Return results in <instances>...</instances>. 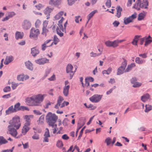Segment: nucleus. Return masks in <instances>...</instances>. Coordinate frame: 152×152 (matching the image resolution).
I'll list each match as a JSON object with an SVG mask.
<instances>
[{
  "mask_svg": "<svg viewBox=\"0 0 152 152\" xmlns=\"http://www.w3.org/2000/svg\"><path fill=\"white\" fill-rule=\"evenodd\" d=\"M146 14L147 12L145 11H143L142 12L139 13L138 15L137 20H143L145 17Z\"/></svg>",
  "mask_w": 152,
  "mask_h": 152,
  "instance_id": "22",
  "label": "nucleus"
},
{
  "mask_svg": "<svg viewBox=\"0 0 152 152\" xmlns=\"http://www.w3.org/2000/svg\"><path fill=\"white\" fill-rule=\"evenodd\" d=\"M53 9L52 8H49L48 7L44 10L43 11L44 14L45 15H47V19H48L49 18L50 14L53 11Z\"/></svg>",
  "mask_w": 152,
  "mask_h": 152,
  "instance_id": "12",
  "label": "nucleus"
},
{
  "mask_svg": "<svg viewBox=\"0 0 152 152\" xmlns=\"http://www.w3.org/2000/svg\"><path fill=\"white\" fill-rule=\"evenodd\" d=\"M47 27H43L42 28V34L45 36H46L47 33L48 32V30L47 29Z\"/></svg>",
  "mask_w": 152,
  "mask_h": 152,
  "instance_id": "44",
  "label": "nucleus"
},
{
  "mask_svg": "<svg viewBox=\"0 0 152 152\" xmlns=\"http://www.w3.org/2000/svg\"><path fill=\"white\" fill-rule=\"evenodd\" d=\"M33 96L31 97L28 98L26 99V102L28 103H33L34 105V101Z\"/></svg>",
  "mask_w": 152,
  "mask_h": 152,
  "instance_id": "36",
  "label": "nucleus"
},
{
  "mask_svg": "<svg viewBox=\"0 0 152 152\" xmlns=\"http://www.w3.org/2000/svg\"><path fill=\"white\" fill-rule=\"evenodd\" d=\"M64 14V12L63 11H60L58 13L55 17V19L56 20H59L61 18L62 16Z\"/></svg>",
  "mask_w": 152,
  "mask_h": 152,
  "instance_id": "32",
  "label": "nucleus"
},
{
  "mask_svg": "<svg viewBox=\"0 0 152 152\" xmlns=\"http://www.w3.org/2000/svg\"><path fill=\"white\" fill-rule=\"evenodd\" d=\"M45 95L38 94L36 96H33L34 99V105L38 106L40 105L41 102L43 101L44 99V96Z\"/></svg>",
  "mask_w": 152,
  "mask_h": 152,
  "instance_id": "3",
  "label": "nucleus"
},
{
  "mask_svg": "<svg viewBox=\"0 0 152 152\" xmlns=\"http://www.w3.org/2000/svg\"><path fill=\"white\" fill-rule=\"evenodd\" d=\"M125 68L122 66H120L119 67L117 70V75H120L123 74L125 72Z\"/></svg>",
  "mask_w": 152,
  "mask_h": 152,
  "instance_id": "29",
  "label": "nucleus"
},
{
  "mask_svg": "<svg viewBox=\"0 0 152 152\" xmlns=\"http://www.w3.org/2000/svg\"><path fill=\"white\" fill-rule=\"evenodd\" d=\"M63 145L62 142L61 140H58L56 143V146L59 148H62Z\"/></svg>",
  "mask_w": 152,
  "mask_h": 152,
  "instance_id": "42",
  "label": "nucleus"
},
{
  "mask_svg": "<svg viewBox=\"0 0 152 152\" xmlns=\"http://www.w3.org/2000/svg\"><path fill=\"white\" fill-rule=\"evenodd\" d=\"M53 42L49 46H47L45 44H43L42 45V49L43 51H44L45 50L46 48L47 47H48V46H52V45Z\"/></svg>",
  "mask_w": 152,
  "mask_h": 152,
  "instance_id": "60",
  "label": "nucleus"
},
{
  "mask_svg": "<svg viewBox=\"0 0 152 152\" xmlns=\"http://www.w3.org/2000/svg\"><path fill=\"white\" fill-rule=\"evenodd\" d=\"M31 26V22L28 20H25L22 23V26L24 30H27L29 29Z\"/></svg>",
  "mask_w": 152,
  "mask_h": 152,
  "instance_id": "7",
  "label": "nucleus"
},
{
  "mask_svg": "<svg viewBox=\"0 0 152 152\" xmlns=\"http://www.w3.org/2000/svg\"><path fill=\"white\" fill-rule=\"evenodd\" d=\"M34 134L32 137V138L34 140H38L39 139V135L35 131L34 132Z\"/></svg>",
  "mask_w": 152,
  "mask_h": 152,
  "instance_id": "40",
  "label": "nucleus"
},
{
  "mask_svg": "<svg viewBox=\"0 0 152 152\" xmlns=\"http://www.w3.org/2000/svg\"><path fill=\"white\" fill-rule=\"evenodd\" d=\"M116 9L117 10V13L116 16L118 18H119L121 16V12L122 10V8L120 6H118L116 7Z\"/></svg>",
  "mask_w": 152,
  "mask_h": 152,
  "instance_id": "24",
  "label": "nucleus"
},
{
  "mask_svg": "<svg viewBox=\"0 0 152 152\" xmlns=\"http://www.w3.org/2000/svg\"><path fill=\"white\" fill-rule=\"evenodd\" d=\"M119 24V22L117 20L115 21L113 23V25L114 27H118Z\"/></svg>",
  "mask_w": 152,
  "mask_h": 152,
  "instance_id": "62",
  "label": "nucleus"
},
{
  "mask_svg": "<svg viewBox=\"0 0 152 152\" xmlns=\"http://www.w3.org/2000/svg\"><path fill=\"white\" fill-rule=\"evenodd\" d=\"M137 14L136 12H134V13L131 16H129L131 19L133 21V20L135 18L137 17Z\"/></svg>",
  "mask_w": 152,
  "mask_h": 152,
  "instance_id": "64",
  "label": "nucleus"
},
{
  "mask_svg": "<svg viewBox=\"0 0 152 152\" xmlns=\"http://www.w3.org/2000/svg\"><path fill=\"white\" fill-rule=\"evenodd\" d=\"M112 41L108 40L105 42L104 43L105 45L108 47H111Z\"/></svg>",
  "mask_w": 152,
  "mask_h": 152,
  "instance_id": "53",
  "label": "nucleus"
},
{
  "mask_svg": "<svg viewBox=\"0 0 152 152\" xmlns=\"http://www.w3.org/2000/svg\"><path fill=\"white\" fill-rule=\"evenodd\" d=\"M11 88L10 86H7L5 87L3 89V91L5 92H7L10 91Z\"/></svg>",
  "mask_w": 152,
  "mask_h": 152,
  "instance_id": "52",
  "label": "nucleus"
},
{
  "mask_svg": "<svg viewBox=\"0 0 152 152\" xmlns=\"http://www.w3.org/2000/svg\"><path fill=\"white\" fill-rule=\"evenodd\" d=\"M16 15L15 13L14 12H9L8 13L7 16L10 18H12Z\"/></svg>",
  "mask_w": 152,
  "mask_h": 152,
  "instance_id": "46",
  "label": "nucleus"
},
{
  "mask_svg": "<svg viewBox=\"0 0 152 152\" xmlns=\"http://www.w3.org/2000/svg\"><path fill=\"white\" fill-rule=\"evenodd\" d=\"M135 64L134 63H132L130 65H128L127 69L125 70L124 72H128L130 71L132 68L135 66Z\"/></svg>",
  "mask_w": 152,
  "mask_h": 152,
  "instance_id": "26",
  "label": "nucleus"
},
{
  "mask_svg": "<svg viewBox=\"0 0 152 152\" xmlns=\"http://www.w3.org/2000/svg\"><path fill=\"white\" fill-rule=\"evenodd\" d=\"M133 21L129 17L128 18L125 17L124 19V22L125 25H127L132 22Z\"/></svg>",
  "mask_w": 152,
  "mask_h": 152,
  "instance_id": "30",
  "label": "nucleus"
},
{
  "mask_svg": "<svg viewBox=\"0 0 152 152\" xmlns=\"http://www.w3.org/2000/svg\"><path fill=\"white\" fill-rule=\"evenodd\" d=\"M61 3V0H56L54 1L53 0V1L50 3V2H49L50 4L51 5H54L56 6H58Z\"/></svg>",
  "mask_w": 152,
  "mask_h": 152,
  "instance_id": "25",
  "label": "nucleus"
},
{
  "mask_svg": "<svg viewBox=\"0 0 152 152\" xmlns=\"http://www.w3.org/2000/svg\"><path fill=\"white\" fill-rule=\"evenodd\" d=\"M118 46L116 40L111 42V47L115 48Z\"/></svg>",
  "mask_w": 152,
  "mask_h": 152,
  "instance_id": "43",
  "label": "nucleus"
},
{
  "mask_svg": "<svg viewBox=\"0 0 152 152\" xmlns=\"http://www.w3.org/2000/svg\"><path fill=\"white\" fill-rule=\"evenodd\" d=\"M19 84L18 83H15L12 82V87L13 90L15 89L16 87L19 85Z\"/></svg>",
  "mask_w": 152,
  "mask_h": 152,
  "instance_id": "51",
  "label": "nucleus"
},
{
  "mask_svg": "<svg viewBox=\"0 0 152 152\" xmlns=\"http://www.w3.org/2000/svg\"><path fill=\"white\" fill-rule=\"evenodd\" d=\"M145 109L144 112L146 113H148L152 109V106L149 104H146L145 105Z\"/></svg>",
  "mask_w": 152,
  "mask_h": 152,
  "instance_id": "28",
  "label": "nucleus"
},
{
  "mask_svg": "<svg viewBox=\"0 0 152 152\" xmlns=\"http://www.w3.org/2000/svg\"><path fill=\"white\" fill-rule=\"evenodd\" d=\"M131 83L133 85L134 83L137 81V78L135 77H134L132 78L130 80Z\"/></svg>",
  "mask_w": 152,
  "mask_h": 152,
  "instance_id": "61",
  "label": "nucleus"
},
{
  "mask_svg": "<svg viewBox=\"0 0 152 152\" xmlns=\"http://www.w3.org/2000/svg\"><path fill=\"white\" fill-rule=\"evenodd\" d=\"M16 112L13 105L11 106L8 108V109L6 111V115H9L10 113Z\"/></svg>",
  "mask_w": 152,
  "mask_h": 152,
  "instance_id": "20",
  "label": "nucleus"
},
{
  "mask_svg": "<svg viewBox=\"0 0 152 152\" xmlns=\"http://www.w3.org/2000/svg\"><path fill=\"white\" fill-rule=\"evenodd\" d=\"M9 126L14 127L16 129H18L21 126L20 118L18 116H15L10 121Z\"/></svg>",
  "mask_w": 152,
  "mask_h": 152,
  "instance_id": "2",
  "label": "nucleus"
},
{
  "mask_svg": "<svg viewBox=\"0 0 152 152\" xmlns=\"http://www.w3.org/2000/svg\"><path fill=\"white\" fill-rule=\"evenodd\" d=\"M105 142L106 143L107 145H109L111 142V140L109 137H107L105 140Z\"/></svg>",
  "mask_w": 152,
  "mask_h": 152,
  "instance_id": "48",
  "label": "nucleus"
},
{
  "mask_svg": "<svg viewBox=\"0 0 152 152\" xmlns=\"http://www.w3.org/2000/svg\"><path fill=\"white\" fill-rule=\"evenodd\" d=\"M41 23V21L39 20H37L35 23V25L36 28H38Z\"/></svg>",
  "mask_w": 152,
  "mask_h": 152,
  "instance_id": "63",
  "label": "nucleus"
},
{
  "mask_svg": "<svg viewBox=\"0 0 152 152\" xmlns=\"http://www.w3.org/2000/svg\"><path fill=\"white\" fill-rule=\"evenodd\" d=\"M86 126L83 127L80 132L79 135L78 137V140L80 139L82 135L83 131L85 128Z\"/></svg>",
  "mask_w": 152,
  "mask_h": 152,
  "instance_id": "54",
  "label": "nucleus"
},
{
  "mask_svg": "<svg viewBox=\"0 0 152 152\" xmlns=\"http://www.w3.org/2000/svg\"><path fill=\"white\" fill-rule=\"evenodd\" d=\"M150 98V95L148 93H146L143 95L141 97V99L143 102H145Z\"/></svg>",
  "mask_w": 152,
  "mask_h": 152,
  "instance_id": "15",
  "label": "nucleus"
},
{
  "mask_svg": "<svg viewBox=\"0 0 152 152\" xmlns=\"http://www.w3.org/2000/svg\"><path fill=\"white\" fill-rule=\"evenodd\" d=\"M152 42V40L149 39H145V41L144 44L145 46H147Z\"/></svg>",
  "mask_w": 152,
  "mask_h": 152,
  "instance_id": "56",
  "label": "nucleus"
},
{
  "mask_svg": "<svg viewBox=\"0 0 152 152\" xmlns=\"http://www.w3.org/2000/svg\"><path fill=\"white\" fill-rule=\"evenodd\" d=\"M13 57L11 56H7L4 62V64L5 65H7L9 63L11 62L13 60Z\"/></svg>",
  "mask_w": 152,
  "mask_h": 152,
  "instance_id": "21",
  "label": "nucleus"
},
{
  "mask_svg": "<svg viewBox=\"0 0 152 152\" xmlns=\"http://www.w3.org/2000/svg\"><path fill=\"white\" fill-rule=\"evenodd\" d=\"M69 87L70 86L67 85L65 86L63 88V93L64 95L65 96H67L68 94Z\"/></svg>",
  "mask_w": 152,
  "mask_h": 152,
  "instance_id": "19",
  "label": "nucleus"
},
{
  "mask_svg": "<svg viewBox=\"0 0 152 152\" xmlns=\"http://www.w3.org/2000/svg\"><path fill=\"white\" fill-rule=\"evenodd\" d=\"M106 6L108 8H110L111 6V0H107L105 3Z\"/></svg>",
  "mask_w": 152,
  "mask_h": 152,
  "instance_id": "58",
  "label": "nucleus"
},
{
  "mask_svg": "<svg viewBox=\"0 0 152 152\" xmlns=\"http://www.w3.org/2000/svg\"><path fill=\"white\" fill-rule=\"evenodd\" d=\"M54 43L56 45L59 42V39L56 35H54L53 38Z\"/></svg>",
  "mask_w": 152,
  "mask_h": 152,
  "instance_id": "47",
  "label": "nucleus"
},
{
  "mask_svg": "<svg viewBox=\"0 0 152 152\" xmlns=\"http://www.w3.org/2000/svg\"><path fill=\"white\" fill-rule=\"evenodd\" d=\"M39 33V29L32 28L30 31V37L31 38L37 37Z\"/></svg>",
  "mask_w": 152,
  "mask_h": 152,
  "instance_id": "6",
  "label": "nucleus"
},
{
  "mask_svg": "<svg viewBox=\"0 0 152 152\" xmlns=\"http://www.w3.org/2000/svg\"><path fill=\"white\" fill-rule=\"evenodd\" d=\"M33 117V115H26L24 117V118L25 119L26 122L24 124L28 126H30L31 124V119Z\"/></svg>",
  "mask_w": 152,
  "mask_h": 152,
  "instance_id": "11",
  "label": "nucleus"
},
{
  "mask_svg": "<svg viewBox=\"0 0 152 152\" xmlns=\"http://www.w3.org/2000/svg\"><path fill=\"white\" fill-rule=\"evenodd\" d=\"M57 33L60 37H62L63 36V32L60 29L59 26L56 28Z\"/></svg>",
  "mask_w": 152,
  "mask_h": 152,
  "instance_id": "35",
  "label": "nucleus"
},
{
  "mask_svg": "<svg viewBox=\"0 0 152 152\" xmlns=\"http://www.w3.org/2000/svg\"><path fill=\"white\" fill-rule=\"evenodd\" d=\"M39 53V50L36 47H34L31 49V54L33 56H36Z\"/></svg>",
  "mask_w": 152,
  "mask_h": 152,
  "instance_id": "17",
  "label": "nucleus"
},
{
  "mask_svg": "<svg viewBox=\"0 0 152 152\" xmlns=\"http://www.w3.org/2000/svg\"><path fill=\"white\" fill-rule=\"evenodd\" d=\"M10 126H8V130L9 132V134H11L12 136L14 137H15L18 134V132L17 131V129L15 128Z\"/></svg>",
  "mask_w": 152,
  "mask_h": 152,
  "instance_id": "8",
  "label": "nucleus"
},
{
  "mask_svg": "<svg viewBox=\"0 0 152 152\" xmlns=\"http://www.w3.org/2000/svg\"><path fill=\"white\" fill-rule=\"evenodd\" d=\"M73 69V66L70 64H68L66 67V72L67 73H69L70 75V79H72L75 72L76 70V68L75 69V70L73 71L72 70Z\"/></svg>",
  "mask_w": 152,
  "mask_h": 152,
  "instance_id": "5",
  "label": "nucleus"
},
{
  "mask_svg": "<svg viewBox=\"0 0 152 152\" xmlns=\"http://www.w3.org/2000/svg\"><path fill=\"white\" fill-rule=\"evenodd\" d=\"M29 126L26 125L25 124L24 125L22 131V133L23 135L26 134V133L29 130L30 128L29 127Z\"/></svg>",
  "mask_w": 152,
  "mask_h": 152,
  "instance_id": "18",
  "label": "nucleus"
},
{
  "mask_svg": "<svg viewBox=\"0 0 152 152\" xmlns=\"http://www.w3.org/2000/svg\"><path fill=\"white\" fill-rule=\"evenodd\" d=\"M102 96V95L95 94L90 97L89 99L92 102L97 103L101 100Z\"/></svg>",
  "mask_w": 152,
  "mask_h": 152,
  "instance_id": "4",
  "label": "nucleus"
},
{
  "mask_svg": "<svg viewBox=\"0 0 152 152\" xmlns=\"http://www.w3.org/2000/svg\"><path fill=\"white\" fill-rule=\"evenodd\" d=\"M35 7L38 10H40L43 7V6L42 4H39L37 5H35Z\"/></svg>",
  "mask_w": 152,
  "mask_h": 152,
  "instance_id": "57",
  "label": "nucleus"
},
{
  "mask_svg": "<svg viewBox=\"0 0 152 152\" xmlns=\"http://www.w3.org/2000/svg\"><path fill=\"white\" fill-rule=\"evenodd\" d=\"M124 61L122 63L121 65V66H122L123 67L125 68L127 64V61L124 59Z\"/></svg>",
  "mask_w": 152,
  "mask_h": 152,
  "instance_id": "55",
  "label": "nucleus"
},
{
  "mask_svg": "<svg viewBox=\"0 0 152 152\" xmlns=\"http://www.w3.org/2000/svg\"><path fill=\"white\" fill-rule=\"evenodd\" d=\"M87 108H90L91 110H94L96 108V107L94 106L93 104H90L88 105V106L87 107Z\"/></svg>",
  "mask_w": 152,
  "mask_h": 152,
  "instance_id": "59",
  "label": "nucleus"
},
{
  "mask_svg": "<svg viewBox=\"0 0 152 152\" xmlns=\"http://www.w3.org/2000/svg\"><path fill=\"white\" fill-rule=\"evenodd\" d=\"M83 124H81L79 123H78L77 124V130L76 132V136H77L78 132V131H79V130L82 127L83 125Z\"/></svg>",
  "mask_w": 152,
  "mask_h": 152,
  "instance_id": "41",
  "label": "nucleus"
},
{
  "mask_svg": "<svg viewBox=\"0 0 152 152\" xmlns=\"http://www.w3.org/2000/svg\"><path fill=\"white\" fill-rule=\"evenodd\" d=\"M58 119V117L54 113L50 112L48 113L46 117V121L49 125L53 127L55 126V123Z\"/></svg>",
  "mask_w": 152,
  "mask_h": 152,
  "instance_id": "1",
  "label": "nucleus"
},
{
  "mask_svg": "<svg viewBox=\"0 0 152 152\" xmlns=\"http://www.w3.org/2000/svg\"><path fill=\"white\" fill-rule=\"evenodd\" d=\"M20 103L19 102H18L15 104L14 105V108L15 110L16 111V112L20 110Z\"/></svg>",
  "mask_w": 152,
  "mask_h": 152,
  "instance_id": "38",
  "label": "nucleus"
},
{
  "mask_svg": "<svg viewBox=\"0 0 152 152\" xmlns=\"http://www.w3.org/2000/svg\"><path fill=\"white\" fill-rule=\"evenodd\" d=\"M133 8L136 9L137 10H140L141 8L140 3L136 1L133 7Z\"/></svg>",
  "mask_w": 152,
  "mask_h": 152,
  "instance_id": "31",
  "label": "nucleus"
},
{
  "mask_svg": "<svg viewBox=\"0 0 152 152\" xmlns=\"http://www.w3.org/2000/svg\"><path fill=\"white\" fill-rule=\"evenodd\" d=\"M135 62L139 64H141L145 63V60L144 59H142L139 57H137L135 59Z\"/></svg>",
  "mask_w": 152,
  "mask_h": 152,
  "instance_id": "27",
  "label": "nucleus"
},
{
  "mask_svg": "<svg viewBox=\"0 0 152 152\" xmlns=\"http://www.w3.org/2000/svg\"><path fill=\"white\" fill-rule=\"evenodd\" d=\"M26 67L30 70H33V67L32 64L29 61H28L25 63Z\"/></svg>",
  "mask_w": 152,
  "mask_h": 152,
  "instance_id": "23",
  "label": "nucleus"
},
{
  "mask_svg": "<svg viewBox=\"0 0 152 152\" xmlns=\"http://www.w3.org/2000/svg\"><path fill=\"white\" fill-rule=\"evenodd\" d=\"M44 136L50 137L49 131L48 129L46 128Z\"/></svg>",
  "mask_w": 152,
  "mask_h": 152,
  "instance_id": "50",
  "label": "nucleus"
},
{
  "mask_svg": "<svg viewBox=\"0 0 152 152\" xmlns=\"http://www.w3.org/2000/svg\"><path fill=\"white\" fill-rule=\"evenodd\" d=\"M24 36L23 32L17 31L15 34V38L17 40L19 39H22Z\"/></svg>",
  "mask_w": 152,
  "mask_h": 152,
  "instance_id": "14",
  "label": "nucleus"
},
{
  "mask_svg": "<svg viewBox=\"0 0 152 152\" xmlns=\"http://www.w3.org/2000/svg\"><path fill=\"white\" fill-rule=\"evenodd\" d=\"M142 85V83H141L137 81L135 83H134L132 85V87L134 88H137L138 87L140 86H141Z\"/></svg>",
  "mask_w": 152,
  "mask_h": 152,
  "instance_id": "45",
  "label": "nucleus"
},
{
  "mask_svg": "<svg viewBox=\"0 0 152 152\" xmlns=\"http://www.w3.org/2000/svg\"><path fill=\"white\" fill-rule=\"evenodd\" d=\"M148 5V0H143L142 3H140V8L142 9H147Z\"/></svg>",
  "mask_w": 152,
  "mask_h": 152,
  "instance_id": "13",
  "label": "nucleus"
},
{
  "mask_svg": "<svg viewBox=\"0 0 152 152\" xmlns=\"http://www.w3.org/2000/svg\"><path fill=\"white\" fill-rule=\"evenodd\" d=\"M49 60L45 58H42L35 60V62L39 65H43L49 62Z\"/></svg>",
  "mask_w": 152,
  "mask_h": 152,
  "instance_id": "9",
  "label": "nucleus"
},
{
  "mask_svg": "<svg viewBox=\"0 0 152 152\" xmlns=\"http://www.w3.org/2000/svg\"><path fill=\"white\" fill-rule=\"evenodd\" d=\"M97 12V10H95L93 11L87 15V18H88V20H89L90 19L94 16V14Z\"/></svg>",
  "mask_w": 152,
  "mask_h": 152,
  "instance_id": "33",
  "label": "nucleus"
},
{
  "mask_svg": "<svg viewBox=\"0 0 152 152\" xmlns=\"http://www.w3.org/2000/svg\"><path fill=\"white\" fill-rule=\"evenodd\" d=\"M8 142L6 140L3 136H0V143L2 145L5 144Z\"/></svg>",
  "mask_w": 152,
  "mask_h": 152,
  "instance_id": "37",
  "label": "nucleus"
},
{
  "mask_svg": "<svg viewBox=\"0 0 152 152\" xmlns=\"http://www.w3.org/2000/svg\"><path fill=\"white\" fill-rule=\"evenodd\" d=\"M24 75H20L18 76L17 80L20 81H23L24 80Z\"/></svg>",
  "mask_w": 152,
  "mask_h": 152,
  "instance_id": "39",
  "label": "nucleus"
},
{
  "mask_svg": "<svg viewBox=\"0 0 152 152\" xmlns=\"http://www.w3.org/2000/svg\"><path fill=\"white\" fill-rule=\"evenodd\" d=\"M63 100V97L61 96H59L58 99L57 103L55 105V108L56 109H58L59 107L61 105V103Z\"/></svg>",
  "mask_w": 152,
  "mask_h": 152,
  "instance_id": "16",
  "label": "nucleus"
},
{
  "mask_svg": "<svg viewBox=\"0 0 152 152\" xmlns=\"http://www.w3.org/2000/svg\"><path fill=\"white\" fill-rule=\"evenodd\" d=\"M102 53H94L93 52H92L90 53V56L91 57H95L97 56H99Z\"/></svg>",
  "mask_w": 152,
  "mask_h": 152,
  "instance_id": "49",
  "label": "nucleus"
},
{
  "mask_svg": "<svg viewBox=\"0 0 152 152\" xmlns=\"http://www.w3.org/2000/svg\"><path fill=\"white\" fill-rule=\"evenodd\" d=\"M64 20V18L63 17H62L61 19L58 21V26H59V28L62 31H64L65 30L66 27V25L67 23V22L66 21L64 25V28L62 24V23Z\"/></svg>",
  "mask_w": 152,
  "mask_h": 152,
  "instance_id": "10",
  "label": "nucleus"
},
{
  "mask_svg": "<svg viewBox=\"0 0 152 152\" xmlns=\"http://www.w3.org/2000/svg\"><path fill=\"white\" fill-rule=\"evenodd\" d=\"M51 71V69L50 68H47L45 71V72L44 76V77H42V79H44L45 77H47L49 74L50 73Z\"/></svg>",
  "mask_w": 152,
  "mask_h": 152,
  "instance_id": "34",
  "label": "nucleus"
}]
</instances>
